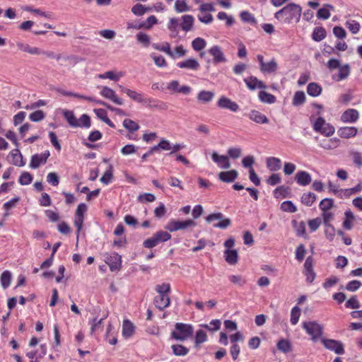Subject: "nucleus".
Segmentation results:
<instances>
[{
    "label": "nucleus",
    "instance_id": "1",
    "mask_svg": "<svg viewBox=\"0 0 362 362\" xmlns=\"http://www.w3.org/2000/svg\"><path fill=\"white\" fill-rule=\"evenodd\" d=\"M301 11V7L299 5L291 3L276 12L274 17L285 23H290L293 21L298 22Z\"/></svg>",
    "mask_w": 362,
    "mask_h": 362
},
{
    "label": "nucleus",
    "instance_id": "2",
    "mask_svg": "<svg viewBox=\"0 0 362 362\" xmlns=\"http://www.w3.org/2000/svg\"><path fill=\"white\" fill-rule=\"evenodd\" d=\"M194 333V327L191 324L177 322L171 332V337L177 341H184L191 338Z\"/></svg>",
    "mask_w": 362,
    "mask_h": 362
},
{
    "label": "nucleus",
    "instance_id": "3",
    "mask_svg": "<svg viewBox=\"0 0 362 362\" xmlns=\"http://www.w3.org/2000/svg\"><path fill=\"white\" fill-rule=\"evenodd\" d=\"M310 120L315 132L320 133L327 137L334 134V127L329 123L326 122L323 117H319L315 119L314 116L311 115Z\"/></svg>",
    "mask_w": 362,
    "mask_h": 362
},
{
    "label": "nucleus",
    "instance_id": "4",
    "mask_svg": "<svg viewBox=\"0 0 362 362\" xmlns=\"http://www.w3.org/2000/svg\"><path fill=\"white\" fill-rule=\"evenodd\" d=\"M171 238V235L164 230H159L154 233L152 237L147 238L143 243L146 248H153L162 242H166Z\"/></svg>",
    "mask_w": 362,
    "mask_h": 362
},
{
    "label": "nucleus",
    "instance_id": "5",
    "mask_svg": "<svg viewBox=\"0 0 362 362\" xmlns=\"http://www.w3.org/2000/svg\"><path fill=\"white\" fill-rule=\"evenodd\" d=\"M303 328L311 336V339L316 341L322 334L323 327L315 321L303 322Z\"/></svg>",
    "mask_w": 362,
    "mask_h": 362
},
{
    "label": "nucleus",
    "instance_id": "6",
    "mask_svg": "<svg viewBox=\"0 0 362 362\" xmlns=\"http://www.w3.org/2000/svg\"><path fill=\"white\" fill-rule=\"evenodd\" d=\"M197 223L192 219H187L185 221H180L176 219H171L165 225V228L168 231L173 233L179 230H184L189 227H195Z\"/></svg>",
    "mask_w": 362,
    "mask_h": 362
},
{
    "label": "nucleus",
    "instance_id": "7",
    "mask_svg": "<svg viewBox=\"0 0 362 362\" xmlns=\"http://www.w3.org/2000/svg\"><path fill=\"white\" fill-rule=\"evenodd\" d=\"M257 60L259 64V70L263 74H273L276 72L278 64L275 59L264 62L263 55L257 54Z\"/></svg>",
    "mask_w": 362,
    "mask_h": 362
},
{
    "label": "nucleus",
    "instance_id": "8",
    "mask_svg": "<svg viewBox=\"0 0 362 362\" xmlns=\"http://www.w3.org/2000/svg\"><path fill=\"white\" fill-rule=\"evenodd\" d=\"M105 262L112 272L119 270L122 265V257L117 252L104 254Z\"/></svg>",
    "mask_w": 362,
    "mask_h": 362
},
{
    "label": "nucleus",
    "instance_id": "9",
    "mask_svg": "<svg viewBox=\"0 0 362 362\" xmlns=\"http://www.w3.org/2000/svg\"><path fill=\"white\" fill-rule=\"evenodd\" d=\"M321 342L327 349L334 351L337 354L341 355L344 354V345L339 341L322 338L321 339Z\"/></svg>",
    "mask_w": 362,
    "mask_h": 362
},
{
    "label": "nucleus",
    "instance_id": "10",
    "mask_svg": "<svg viewBox=\"0 0 362 362\" xmlns=\"http://www.w3.org/2000/svg\"><path fill=\"white\" fill-rule=\"evenodd\" d=\"M166 88L172 93H182L189 95L192 92V88L189 86H180L177 80H173L167 83Z\"/></svg>",
    "mask_w": 362,
    "mask_h": 362
},
{
    "label": "nucleus",
    "instance_id": "11",
    "mask_svg": "<svg viewBox=\"0 0 362 362\" xmlns=\"http://www.w3.org/2000/svg\"><path fill=\"white\" fill-rule=\"evenodd\" d=\"M50 153L49 151H45L41 153H36L32 156L30 162V168L32 169H36L39 168L41 165H44L47 163L48 158L49 157Z\"/></svg>",
    "mask_w": 362,
    "mask_h": 362
},
{
    "label": "nucleus",
    "instance_id": "12",
    "mask_svg": "<svg viewBox=\"0 0 362 362\" xmlns=\"http://www.w3.org/2000/svg\"><path fill=\"white\" fill-rule=\"evenodd\" d=\"M216 105L221 109L228 110L233 112H238L240 108L235 102L223 95L219 98Z\"/></svg>",
    "mask_w": 362,
    "mask_h": 362
},
{
    "label": "nucleus",
    "instance_id": "13",
    "mask_svg": "<svg viewBox=\"0 0 362 362\" xmlns=\"http://www.w3.org/2000/svg\"><path fill=\"white\" fill-rule=\"evenodd\" d=\"M100 93L103 97L110 100L117 105H122L124 104L123 99L119 98L115 90L107 86L103 87Z\"/></svg>",
    "mask_w": 362,
    "mask_h": 362
},
{
    "label": "nucleus",
    "instance_id": "14",
    "mask_svg": "<svg viewBox=\"0 0 362 362\" xmlns=\"http://www.w3.org/2000/svg\"><path fill=\"white\" fill-rule=\"evenodd\" d=\"M208 52L213 57L214 64L226 62V57L219 46L214 45L208 50Z\"/></svg>",
    "mask_w": 362,
    "mask_h": 362
},
{
    "label": "nucleus",
    "instance_id": "15",
    "mask_svg": "<svg viewBox=\"0 0 362 362\" xmlns=\"http://www.w3.org/2000/svg\"><path fill=\"white\" fill-rule=\"evenodd\" d=\"M350 66L349 64H343L338 69V72L332 74V78L336 82L345 80L350 74Z\"/></svg>",
    "mask_w": 362,
    "mask_h": 362
},
{
    "label": "nucleus",
    "instance_id": "16",
    "mask_svg": "<svg viewBox=\"0 0 362 362\" xmlns=\"http://www.w3.org/2000/svg\"><path fill=\"white\" fill-rule=\"evenodd\" d=\"M303 274L306 276V281L308 283H312L315 279V273L313 270V258L311 257H308L305 259Z\"/></svg>",
    "mask_w": 362,
    "mask_h": 362
},
{
    "label": "nucleus",
    "instance_id": "17",
    "mask_svg": "<svg viewBox=\"0 0 362 362\" xmlns=\"http://www.w3.org/2000/svg\"><path fill=\"white\" fill-rule=\"evenodd\" d=\"M244 82L245 83L247 87L251 90H254L257 88L265 89L267 88L265 83L263 81L259 80L256 76H250L249 77L245 78Z\"/></svg>",
    "mask_w": 362,
    "mask_h": 362
},
{
    "label": "nucleus",
    "instance_id": "18",
    "mask_svg": "<svg viewBox=\"0 0 362 362\" xmlns=\"http://www.w3.org/2000/svg\"><path fill=\"white\" fill-rule=\"evenodd\" d=\"M211 158L221 169H228L230 167L229 159L226 156L218 155L214 151L211 154Z\"/></svg>",
    "mask_w": 362,
    "mask_h": 362
},
{
    "label": "nucleus",
    "instance_id": "19",
    "mask_svg": "<svg viewBox=\"0 0 362 362\" xmlns=\"http://www.w3.org/2000/svg\"><path fill=\"white\" fill-rule=\"evenodd\" d=\"M359 117L358 112L355 109H348L341 116V121L344 123H355Z\"/></svg>",
    "mask_w": 362,
    "mask_h": 362
},
{
    "label": "nucleus",
    "instance_id": "20",
    "mask_svg": "<svg viewBox=\"0 0 362 362\" xmlns=\"http://www.w3.org/2000/svg\"><path fill=\"white\" fill-rule=\"evenodd\" d=\"M180 25L179 23L178 18H170L167 25V28L170 32V37L171 38H175L179 36V28Z\"/></svg>",
    "mask_w": 362,
    "mask_h": 362
},
{
    "label": "nucleus",
    "instance_id": "21",
    "mask_svg": "<svg viewBox=\"0 0 362 362\" xmlns=\"http://www.w3.org/2000/svg\"><path fill=\"white\" fill-rule=\"evenodd\" d=\"M247 117L250 120L257 124H267L269 122L267 117L256 110H251Z\"/></svg>",
    "mask_w": 362,
    "mask_h": 362
},
{
    "label": "nucleus",
    "instance_id": "22",
    "mask_svg": "<svg viewBox=\"0 0 362 362\" xmlns=\"http://www.w3.org/2000/svg\"><path fill=\"white\" fill-rule=\"evenodd\" d=\"M177 66L180 69H186L192 71H197L199 68V64L196 59L189 58L187 60L180 62L177 64Z\"/></svg>",
    "mask_w": 362,
    "mask_h": 362
},
{
    "label": "nucleus",
    "instance_id": "23",
    "mask_svg": "<svg viewBox=\"0 0 362 362\" xmlns=\"http://www.w3.org/2000/svg\"><path fill=\"white\" fill-rule=\"evenodd\" d=\"M340 144V140L336 137L331 139H325L320 141L319 146L325 150H333L337 148Z\"/></svg>",
    "mask_w": 362,
    "mask_h": 362
},
{
    "label": "nucleus",
    "instance_id": "24",
    "mask_svg": "<svg viewBox=\"0 0 362 362\" xmlns=\"http://www.w3.org/2000/svg\"><path fill=\"white\" fill-rule=\"evenodd\" d=\"M296 182L300 186H307L311 181V175L306 171H298L295 176Z\"/></svg>",
    "mask_w": 362,
    "mask_h": 362
},
{
    "label": "nucleus",
    "instance_id": "25",
    "mask_svg": "<svg viewBox=\"0 0 362 362\" xmlns=\"http://www.w3.org/2000/svg\"><path fill=\"white\" fill-rule=\"evenodd\" d=\"M170 299L168 295H158L154 298V304L160 310H163L170 305Z\"/></svg>",
    "mask_w": 362,
    "mask_h": 362
},
{
    "label": "nucleus",
    "instance_id": "26",
    "mask_svg": "<svg viewBox=\"0 0 362 362\" xmlns=\"http://www.w3.org/2000/svg\"><path fill=\"white\" fill-rule=\"evenodd\" d=\"M181 23L180 24L181 29L188 33L190 31L194 23V18L192 15H184L181 17Z\"/></svg>",
    "mask_w": 362,
    "mask_h": 362
},
{
    "label": "nucleus",
    "instance_id": "27",
    "mask_svg": "<svg viewBox=\"0 0 362 362\" xmlns=\"http://www.w3.org/2000/svg\"><path fill=\"white\" fill-rule=\"evenodd\" d=\"M281 160L276 157H268L266 159V166L272 172H276L281 168Z\"/></svg>",
    "mask_w": 362,
    "mask_h": 362
},
{
    "label": "nucleus",
    "instance_id": "28",
    "mask_svg": "<svg viewBox=\"0 0 362 362\" xmlns=\"http://www.w3.org/2000/svg\"><path fill=\"white\" fill-rule=\"evenodd\" d=\"M18 48L26 53L33 55H40L42 54V50L36 47H31L28 44L18 42L16 43Z\"/></svg>",
    "mask_w": 362,
    "mask_h": 362
},
{
    "label": "nucleus",
    "instance_id": "29",
    "mask_svg": "<svg viewBox=\"0 0 362 362\" xmlns=\"http://www.w3.org/2000/svg\"><path fill=\"white\" fill-rule=\"evenodd\" d=\"M358 129L354 127H343L338 129V135L344 139L354 137L356 135Z\"/></svg>",
    "mask_w": 362,
    "mask_h": 362
},
{
    "label": "nucleus",
    "instance_id": "30",
    "mask_svg": "<svg viewBox=\"0 0 362 362\" xmlns=\"http://www.w3.org/2000/svg\"><path fill=\"white\" fill-rule=\"evenodd\" d=\"M119 88L120 89L121 92L127 94L128 97H129L133 100L140 103L142 98L143 95L140 93H138L135 90H131L128 88H126L122 85H118Z\"/></svg>",
    "mask_w": 362,
    "mask_h": 362
},
{
    "label": "nucleus",
    "instance_id": "31",
    "mask_svg": "<svg viewBox=\"0 0 362 362\" xmlns=\"http://www.w3.org/2000/svg\"><path fill=\"white\" fill-rule=\"evenodd\" d=\"M238 175V172L235 170L223 171L218 174V178L224 182H232L236 180Z\"/></svg>",
    "mask_w": 362,
    "mask_h": 362
},
{
    "label": "nucleus",
    "instance_id": "32",
    "mask_svg": "<svg viewBox=\"0 0 362 362\" xmlns=\"http://www.w3.org/2000/svg\"><path fill=\"white\" fill-rule=\"evenodd\" d=\"M122 76H124V73L122 71H108L105 72L104 74H100L98 75V77L101 79L108 78L110 80L114 81H118Z\"/></svg>",
    "mask_w": 362,
    "mask_h": 362
},
{
    "label": "nucleus",
    "instance_id": "33",
    "mask_svg": "<svg viewBox=\"0 0 362 362\" xmlns=\"http://www.w3.org/2000/svg\"><path fill=\"white\" fill-rule=\"evenodd\" d=\"M10 156L12 157L11 163L16 166L23 167L25 165L23 156L18 148H16L10 152Z\"/></svg>",
    "mask_w": 362,
    "mask_h": 362
},
{
    "label": "nucleus",
    "instance_id": "34",
    "mask_svg": "<svg viewBox=\"0 0 362 362\" xmlns=\"http://www.w3.org/2000/svg\"><path fill=\"white\" fill-rule=\"evenodd\" d=\"M362 191V182L360 181L355 187L348 189H342L341 198L347 199L354 194L359 193Z\"/></svg>",
    "mask_w": 362,
    "mask_h": 362
},
{
    "label": "nucleus",
    "instance_id": "35",
    "mask_svg": "<svg viewBox=\"0 0 362 362\" xmlns=\"http://www.w3.org/2000/svg\"><path fill=\"white\" fill-rule=\"evenodd\" d=\"M93 112L99 119L105 122L109 127L114 128V123L108 118L107 113L105 110L102 108L94 109Z\"/></svg>",
    "mask_w": 362,
    "mask_h": 362
},
{
    "label": "nucleus",
    "instance_id": "36",
    "mask_svg": "<svg viewBox=\"0 0 362 362\" xmlns=\"http://www.w3.org/2000/svg\"><path fill=\"white\" fill-rule=\"evenodd\" d=\"M355 219L354 213L350 210H346L344 212V220L343 221V227L346 230H351L353 228V222Z\"/></svg>",
    "mask_w": 362,
    "mask_h": 362
},
{
    "label": "nucleus",
    "instance_id": "37",
    "mask_svg": "<svg viewBox=\"0 0 362 362\" xmlns=\"http://www.w3.org/2000/svg\"><path fill=\"white\" fill-rule=\"evenodd\" d=\"M134 326L129 320H124L122 324V336L127 339L134 332Z\"/></svg>",
    "mask_w": 362,
    "mask_h": 362
},
{
    "label": "nucleus",
    "instance_id": "38",
    "mask_svg": "<svg viewBox=\"0 0 362 362\" xmlns=\"http://www.w3.org/2000/svg\"><path fill=\"white\" fill-rule=\"evenodd\" d=\"M322 88L320 85L317 83H310L307 86V93L312 97H317L322 93Z\"/></svg>",
    "mask_w": 362,
    "mask_h": 362
},
{
    "label": "nucleus",
    "instance_id": "39",
    "mask_svg": "<svg viewBox=\"0 0 362 362\" xmlns=\"http://www.w3.org/2000/svg\"><path fill=\"white\" fill-rule=\"evenodd\" d=\"M240 18L243 22L249 23L252 25H256L257 24V21L255 16L247 11H241L240 13Z\"/></svg>",
    "mask_w": 362,
    "mask_h": 362
},
{
    "label": "nucleus",
    "instance_id": "40",
    "mask_svg": "<svg viewBox=\"0 0 362 362\" xmlns=\"http://www.w3.org/2000/svg\"><path fill=\"white\" fill-rule=\"evenodd\" d=\"M191 8L186 0H176L175 2L174 9L177 13L188 12Z\"/></svg>",
    "mask_w": 362,
    "mask_h": 362
},
{
    "label": "nucleus",
    "instance_id": "41",
    "mask_svg": "<svg viewBox=\"0 0 362 362\" xmlns=\"http://www.w3.org/2000/svg\"><path fill=\"white\" fill-rule=\"evenodd\" d=\"M224 257L226 261L231 264L233 265L237 263L238 262V252L235 250H228L227 249L224 252Z\"/></svg>",
    "mask_w": 362,
    "mask_h": 362
},
{
    "label": "nucleus",
    "instance_id": "42",
    "mask_svg": "<svg viewBox=\"0 0 362 362\" xmlns=\"http://www.w3.org/2000/svg\"><path fill=\"white\" fill-rule=\"evenodd\" d=\"M214 98V93L209 90H201L197 94V99L202 103H209Z\"/></svg>",
    "mask_w": 362,
    "mask_h": 362
},
{
    "label": "nucleus",
    "instance_id": "43",
    "mask_svg": "<svg viewBox=\"0 0 362 362\" xmlns=\"http://www.w3.org/2000/svg\"><path fill=\"white\" fill-rule=\"evenodd\" d=\"M258 98L261 102L267 104H273L276 100V97L274 95L267 93L264 90L259 91Z\"/></svg>",
    "mask_w": 362,
    "mask_h": 362
},
{
    "label": "nucleus",
    "instance_id": "44",
    "mask_svg": "<svg viewBox=\"0 0 362 362\" xmlns=\"http://www.w3.org/2000/svg\"><path fill=\"white\" fill-rule=\"evenodd\" d=\"M208 340V337L205 331L202 329H198L196 332L194 336V345L196 347L200 346V344L206 342Z\"/></svg>",
    "mask_w": 362,
    "mask_h": 362
},
{
    "label": "nucleus",
    "instance_id": "45",
    "mask_svg": "<svg viewBox=\"0 0 362 362\" xmlns=\"http://www.w3.org/2000/svg\"><path fill=\"white\" fill-rule=\"evenodd\" d=\"M91 126L90 117L87 114H83L77 119L76 127L88 129Z\"/></svg>",
    "mask_w": 362,
    "mask_h": 362
},
{
    "label": "nucleus",
    "instance_id": "46",
    "mask_svg": "<svg viewBox=\"0 0 362 362\" xmlns=\"http://www.w3.org/2000/svg\"><path fill=\"white\" fill-rule=\"evenodd\" d=\"M330 9H334V7L330 4H325L322 8L318 10L317 17L323 20L328 19L330 17Z\"/></svg>",
    "mask_w": 362,
    "mask_h": 362
},
{
    "label": "nucleus",
    "instance_id": "47",
    "mask_svg": "<svg viewBox=\"0 0 362 362\" xmlns=\"http://www.w3.org/2000/svg\"><path fill=\"white\" fill-rule=\"evenodd\" d=\"M62 113L69 126L76 128L78 119L75 117L74 112L71 110H64Z\"/></svg>",
    "mask_w": 362,
    "mask_h": 362
},
{
    "label": "nucleus",
    "instance_id": "48",
    "mask_svg": "<svg viewBox=\"0 0 362 362\" xmlns=\"http://www.w3.org/2000/svg\"><path fill=\"white\" fill-rule=\"evenodd\" d=\"M326 37L325 29L322 27H316L312 35V38L314 41L320 42Z\"/></svg>",
    "mask_w": 362,
    "mask_h": 362
},
{
    "label": "nucleus",
    "instance_id": "49",
    "mask_svg": "<svg viewBox=\"0 0 362 362\" xmlns=\"http://www.w3.org/2000/svg\"><path fill=\"white\" fill-rule=\"evenodd\" d=\"M23 10L28 12L34 13L47 19L53 18V13L52 12H43L39 8H33V7L28 6L24 7Z\"/></svg>",
    "mask_w": 362,
    "mask_h": 362
},
{
    "label": "nucleus",
    "instance_id": "50",
    "mask_svg": "<svg viewBox=\"0 0 362 362\" xmlns=\"http://www.w3.org/2000/svg\"><path fill=\"white\" fill-rule=\"evenodd\" d=\"M221 322L220 320L215 319L212 320L209 324H202L200 325V327H204L207 329L208 330L214 332L217 330H218L221 328Z\"/></svg>",
    "mask_w": 362,
    "mask_h": 362
},
{
    "label": "nucleus",
    "instance_id": "51",
    "mask_svg": "<svg viewBox=\"0 0 362 362\" xmlns=\"http://www.w3.org/2000/svg\"><path fill=\"white\" fill-rule=\"evenodd\" d=\"M11 278H12L11 273L8 270L4 271L1 274V277H0V281H1V286L4 288H7L10 286L11 282Z\"/></svg>",
    "mask_w": 362,
    "mask_h": 362
},
{
    "label": "nucleus",
    "instance_id": "52",
    "mask_svg": "<svg viewBox=\"0 0 362 362\" xmlns=\"http://www.w3.org/2000/svg\"><path fill=\"white\" fill-rule=\"evenodd\" d=\"M113 177V168L110 165L109 168L105 170L103 175L100 178V182L105 185H109L112 182Z\"/></svg>",
    "mask_w": 362,
    "mask_h": 362
},
{
    "label": "nucleus",
    "instance_id": "53",
    "mask_svg": "<svg viewBox=\"0 0 362 362\" xmlns=\"http://www.w3.org/2000/svg\"><path fill=\"white\" fill-rule=\"evenodd\" d=\"M172 351L175 356H186L189 350L187 348L181 344H174L171 346Z\"/></svg>",
    "mask_w": 362,
    "mask_h": 362
},
{
    "label": "nucleus",
    "instance_id": "54",
    "mask_svg": "<svg viewBox=\"0 0 362 362\" xmlns=\"http://www.w3.org/2000/svg\"><path fill=\"white\" fill-rule=\"evenodd\" d=\"M316 200V195L313 192L304 193L301 197V202L303 204L310 206Z\"/></svg>",
    "mask_w": 362,
    "mask_h": 362
},
{
    "label": "nucleus",
    "instance_id": "55",
    "mask_svg": "<svg viewBox=\"0 0 362 362\" xmlns=\"http://www.w3.org/2000/svg\"><path fill=\"white\" fill-rule=\"evenodd\" d=\"M206 46V40L202 37H197L192 42V47L195 51H201Z\"/></svg>",
    "mask_w": 362,
    "mask_h": 362
},
{
    "label": "nucleus",
    "instance_id": "56",
    "mask_svg": "<svg viewBox=\"0 0 362 362\" xmlns=\"http://www.w3.org/2000/svg\"><path fill=\"white\" fill-rule=\"evenodd\" d=\"M123 127L130 132H136L139 129V125L130 119H125L123 121Z\"/></svg>",
    "mask_w": 362,
    "mask_h": 362
},
{
    "label": "nucleus",
    "instance_id": "57",
    "mask_svg": "<svg viewBox=\"0 0 362 362\" xmlns=\"http://www.w3.org/2000/svg\"><path fill=\"white\" fill-rule=\"evenodd\" d=\"M305 101V95L303 91H297L295 93L293 98V105L298 106L303 105Z\"/></svg>",
    "mask_w": 362,
    "mask_h": 362
},
{
    "label": "nucleus",
    "instance_id": "58",
    "mask_svg": "<svg viewBox=\"0 0 362 362\" xmlns=\"http://www.w3.org/2000/svg\"><path fill=\"white\" fill-rule=\"evenodd\" d=\"M336 230L332 224L325 225V235L330 242L333 241L335 237Z\"/></svg>",
    "mask_w": 362,
    "mask_h": 362
},
{
    "label": "nucleus",
    "instance_id": "59",
    "mask_svg": "<svg viewBox=\"0 0 362 362\" xmlns=\"http://www.w3.org/2000/svg\"><path fill=\"white\" fill-rule=\"evenodd\" d=\"M333 205H334V201L332 199L325 198L320 202V203L319 204V207H320V210L322 211V212H324V211H330V209L332 208Z\"/></svg>",
    "mask_w": 362,
    "mask_h": 362
},
{
    "label": "nucleus",
    "instance_id": "60",
    "mask_svg": "<svg viewBox=\"0 0 362 362\" xmlns=\"http://www.w3.org/2000/svg\"><path fill=\"white\" fill-rule=\"evenodd\" d=\"M228 279L232 284L240 287L243 286L246 283L245 279L240 275H229Z\"/></svg>",
    "mask_w": 362,
    "mask_h": 362
},
{
    "label": "nucleus",
    "instance_id": "61",
    "mask_svg": "<svg viewBox=\"0 0 362 362\" xmlns=\"http://www.w3.org/2000/svg\"><path fill=\"white\" fill-rule=\"evenodd\" d=\"M281 209L283 211L288 213H294L297 211L296 206L293 204L291 201H285L281 204Z\"/></svg>",
    "mask_w": 362,
    "mask_h": 362
},
{
    "label": "nucleus",
    "instance_id": "62",
    "mask_svg": "<svg viewBox=\"0 0 362 362\" xmlns=\"http://www.w3.org/2000/svg\"><path fill=\"white\" fill-rule=\"evenodd\" d=\"M155 289L159 295H168L170 291V285L168 283H163L157 285Z\"/></svg>",
    "mask_w": 362,
    "mask_h": 362
},
{
    "label": "nucleus",
    "instance_id": "63",
    "mask_svg": "<svg viewBox=\"0 0 362 362\" xmlns=\"http://www.w3.org/2000/svg\"><path fill=\"white\" fill-rule=\"evenodd\" d=\"M300 316V309L298 306H295L291 309V323L293 325H296Z\"/></svg>",
    "mask_w": 362,
    "mask_h": 362
},
{
    "label": "nucleus",
    "instance_id": "64",
    "mask_svg": "<svg viewBox=\"0 0 362 362\" xmlns=\"http://www.w3.org/2000/svg\"><path fill=\"white\" fill-rule=\"evenodd\" d=\"M32 181L33 176L28 172H23L18 179V182L21 185H28L30 184Z\"/></svg>",
    "mask_w": 362,
    "mask_h": 362
}]
</instances>
